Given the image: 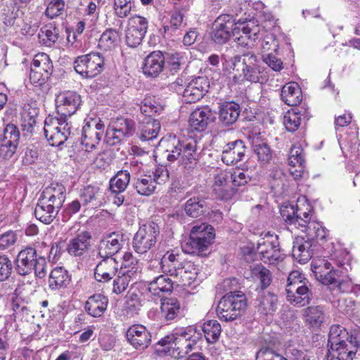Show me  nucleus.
<instances>
[{"label": "nucleus", "instance_id": "nucleus-1", "mask_svg": "<svg viewBox=\"0 0 360 360\" xmlns=\"http://www.w3.org/2000/svg\"><path fill=\"white\" fill-rule=\"evenodd\" d=\"M311 212L309 203L304 199H298L296 209L293 205L283 206L281 209V215L291 231L295 228L305 233L310 239L324 240L327 230L321 222L311 220Z\"/></svg>", "mask_w": 360, "mask_h": 360}, {"label": "nucleus", "instance_id": "nucleus-2", "mask_svg": "<svg viewBox=\"0 0 360 360\" xmlns=\"http://www.w3.org/2000/svg\"><path fill=\"white\" fill-rule=\"evenodd\" d=\"M198 339L193 326L176 328L157 342L156 349L176 359L183 358L194 349Z\"/></svg>", "mask_w": 360, "mask_h": 360}, {"label": "nucleus", "instance_id": "nucleus-3", "mask_svg": "<svg viewBox=\"0 0 360 360\" xmlns=\"http://www.w3.org/2000/svg\"><path fill=\"white\" fill-rule=\"evenodd\" d=\"M197 149L198 143L195 139L181 141L174 136L162 138L159 142L158 151L168 162L177 161L179 164L186 167L189 164L195 162Z\"/></svg>", "mask_w": 360, "mask_h": 360}, {"label": "nucleus", "instance_id": "nucleus-4", "mask_svg": "<svg viewBox=\"0 0 360 360\" xmlns=\"http://www.w3.org/2000/svg\"><path fill=\"white\" fill-rule=\"evenodd\" d=\"M328 342V360H353L357 348L360 347V329L349 335L344 328L333 326L330 328Z\"/></svg>", "mask_w": 360, "mask_h": 360}, {"label": "nucleus", "instance_id": "nucleus-5", "mask_svg": "<svg viewBox=\"0 0 360 360\" xmlns=\"http://www.w3.org/2000/svg\"><path fill=\"white\" fill-rule=\"evenodd\" d=\"M259 62L256 55L251 52L234 56L231 60V68L237 72L234 77H243V79L252 82H259L260 74L262 72Z\"/></svg>", "mask_w": 360, "mask_h": 360}, {"label": "nucleus", "instance_id": "nucleus-6", "mask_svg": "<svg viewBox=\"0 0 360 360\" xmlns=\"http://www.w3.org/2000/svg\"><path fill=\"white\" fill-rule=\"evenodd\" d=\"M71 128L67 118L49 116L44 120V134L51 146H59L70 137Z\"/></svg>", "mask_w": 360, "mask_h": 360}, {"label": "nucleus", "instance_id": "nucleus-7", "mask_svg": "<svg viewBox=\"0 0 360 360\" xmlns=\"http://www.w3.org/2000/svg\"><path fill=\"white\" fill-rule=\"evenodd\" d=\"M246 307L245 298L240 292H229L219 302L216 311L220 320L229 321L238 316Z\"/></svg>", "mask_w": 360, "mask_h": 360}, {"label": "nucleus", "instance_id": "nucleus-8", "mask_svg": "<svg viewBox=\"0 0 360 360\" xmlns=\"http://www.w3.org/2000/svg\"><path fill=\"white\" fill-rule=\"evenodd\" d=\"M160 236L158 224L149 221L142 224L134 234L132 248L138 254H145L155 247Z\"/></svg>", "mask_w": 360, "mask_h": 360}, {"label": "nucleus", "instance_id": "nucleus-9", "mask_svg": "<svg viewBox=\"0 0 360 360\" xmlns=\"http://www.w3.org/2000/svg\"><path fill=\"white\" fill-rule=\"evenodd\" d=\"M169 179L167 169L160 165L157 167L151 174H141L134 183V187L136 192L144 196L152 195L156 189L158 184H163Z\"/></svg>", "mask_w": 360, "mask_h": 360}, {"label": "nucleus", "instance_id": "nucleus-10", "mask_svg": "<svg viewBox=\"0 0 360 360\" xmlns=\"http://www.w3.org/2000/svg\"><path fill=\"white\" fill-rule=\"evenodd\" d=\"M257 250L261 260L269 264L275 265L284 258L280 251L277 235L270 232L258 240Z\"/></svg>", "mask_w": 360, "mask_h": 360}, {"label": "nucleus", "instance_id": "nucleus-11", "mask_svg": "<svg viewBox=\"0 0 360 360\" xmlns=\"http://www.w3.org/2000/svg\"><path fill=\"white\" fill-rule=\"evenodd\" d=\"M135 131L133 120L120 117L112 120L105 134L106 141L110 145L120 143L126 137L131 136Z\"/></svg>", "mask_w": 360, "mask_h": 360}, {"label": "nucleus", "instance_id": "nucleus-12", "mask_svg": "<svg viewBox=\"0 0 360 360\" xmlns=\"http://www.w3.org/2000/svg\"><path fill=\"white\" fill-rule=\"evenodd\" d=\"M104 65V58L98 53H90L77 57L75 61V70L82 76L92 78L98 75Z\"/></svg>", "mask_w": 360, "mask_h": 360}, {"label": "nucleus", "instance_id": "nucleus-13", "mask_svg": "<svg viewBox=\"0 0 360 360\" xmlns=\"http://www.w3.org/2000/svg\"><path fill=\"white\" fill-rule=\"evenodd\" d=\"M236 21L233 16L224 14L219 15L214 22L212 39L218 44L226 43L236 32Z\"/></svg>", "mask_w": 360, "mask_h": 360}, {"label": "nucleus", "instance_id": "nucleus-14", "mask_svg": "<svg viewBox=\"0 0 360 360\" xmlns=\"http://www.w3.org/2000/svg\"><path fill=\"white\" fill-rule=\"evenodd\" d=\"M56 108L58 115L67 118L76 112L81 103V96L73 91L60 92L56 96Z\"/></svg>", "mask_w": 360, "mask_h": 360}, {"label": "nucleus", "instance_id": "nucleus-15", "mask_svg": "<svg viewBox=\"0 0 360 360\" xmlns=\"http://www.w3.org/2000/svg\"><path fill=\"white\" fill-rule=\"evenodd\" d=\"M311 270L316 277L324 285L338 284L340 290L345 291L343 283L339 281L332 264L325 259H316L311 262Z\"/></svg>", "mask_w": 360, "mask_h": 360}, {"label": "nucleus", "instance_id": "nucleus-16", "mask_svg": "<svg viewBox=\"0 0 360 360\" xmlns=\"http://www.w3.org/2000/svg\"><path fill=\"white\" fill-rule=\"evenodd\" d=\"M20 140V131L14 124H9L4 129L0 140V155L5 159L11 158L16 152Z\"/></svg>", "mask_w": 360, "mask_h": 360}, {"label": "nucleus", "instance_id": "nucleus-17", "mask_svg": "<svg viewBox=\"0 0 360 360\" xmlns=\"http://www.w3.org/2000/svg\"><path fill=\"white\" fill-rule=\"evenodd\" d=\"M235 27L236 28L235 40L242 47L252 46L262 30L261 27L255 24L253 20H250L245 24H240L238 26L236 24Z\"/></svg>", "mask_w": 360, "mask_h": 360}, {"label": "nucleus", "instance_id": "nucleus-18", "mask_svg": "<svg viewBox=\"0 0 360 360\" xmlns=\"http://www.w3.org/2000/svg\"><path fill=\"white\" fill-rule=\"evenodd\" d=\"M210 82L206 77H198L192 79L183 92V98L186 103L198 101L208 91Z\"/></svg>", "mask_w": 360, "mask_h": 360}, {"label": "nucleus", "instance_id": "nucleus-19", "mask_svg": "<svg viewBox=\"0 0 360 360\" xmlns=\"http://www.w3.org/2000/svg\"><path fill=\"white\" fill-rule=\"evenodd\" d=\"M124 243L122 234L115 232L108 234L99 243L98 255L100 257H113L121 250Z\"/></svg>", "mask_w": 360, "mask_h": 360}, {"label": "nucleus", "instance_id": "nucleus-20", "mask_svg": "<svg viewBox=\"0 0 360 360\" xmlns=\"http://www.w3.org/2000/svg\"><path fill=\"white\" fill-rule=\"evenodd\" d=\"M128 342L136 349H144L151 342V335L146 328L141 324L130 326L127 331Z\"/></svg>", "mask_w": 360, "mask_h": 360}, {"label": "nucleus", "instance_id": "nucleus-21", "mask_svg": "<svg viewBox=\"0 0 360 360\" xmlns=\"http://www.w3.org/2000/svg\"><path fill=\"white\" fill-rule=\"evenodd\" d=\"M339 143L344 156L354 165V167L360 166V143L356 133H352L340 139Z\"/></svg>", "mask_w": 360, "mask_h": 360}, {"label": "nucleus", "instance_id": "nucleus-22", "mask_svg": "<svg viewBox=\"0 0 360 360\" xmlns=\"http://www.w3.org/2000/svg\"><path fill=\"white\" fill-rule=\"evenodd\" d=\"M38 256L33 248H26L18 254L15 259V269L18 274L26 276L31 274L34 269L35 261Z\"/></svg>", "mask_w": 360, "mask_h": 360}, {"label": "nucleus", "instance_id": "nucleus-23", "mask_svg": "<svg viewBox=\"0 0 360 360\" xmlns=\"http://www.w3.org/2000/svg\"><path fill=\"white\" fill-rule=\"evenodd\" d=\"M168 274L175 279L176 283L190 285L197 278L198 269L193 263L188 262L177 269L173 268L168 270Z\"/></svg>", "mask_w": 360, "mask_h": 360}, {"label": "nucleus", "instance_id": "nucleus-24", "mask_svg": "<svg viewBox=\"0 0 360 360\" xmlns=\"http://www.w3.org/2000/svg\"><path fill=\"white\" fill-rule=\"evenodd\" d=\"M246 148L241 140L227 143L223 148L221 160L227 165L237 163L243 160Z\"/></svg>", "mask_w": 360, "mask_h": 360}, {"label": "nucleus", "instance_id": "nucleus-25", "mask_svg": "<svg viewBox=\"0 0 360 360\" xmlns=\"http://www.w3.org/2000/svg\"><path fill=\"white\" fill-rule=\"evenodd\" d=\"M213 189L218 196L223 200L229 199L233 193L232 188L228 185L229 173L220 168H215L212 172Z\"/></svg>", "mask_w": 360, "mask_h": 360}, {"label": "nucleus", "instance_id": "nucleus-26", "mask_svg": "<svg viewBox=\"0 0 360 360\" xmlns=\"http://www.w3.org/2000/svg\"><path fill=\"white\" fill-rule=\"evenodd\" d=\"M65 192L63 185L51 184L43 191L39 199L43 202L47 201L46 205L54 206V210L59 212L65 199Z\"/></svg>", "mask_w": 360, "mask_h": 360}, {"label": "nucleus", "instance_id": "nucleus-27", "mask_svg": "<svg viewBox=\"0 0 360 360\" xmlns=\"http://www.w3.org/2000/svg\"><path fill=\"white\" fill-rule=\"evenodd\" d=\"M101 258V261L95 268L94 277L98 282H107L115 276L118 270V264L113 257Z\"/></svg>", "mask_w": 360, "mask_h": 360}, {"label": "nucleus", "instance_id": "nucleus-28", "mask_svg": "<svg viewBox=\"0 0 360 360\" xmlns=\"http://www.w3.org/2000/svg\"><path fill=\"white\" fill-rule=\"evenodd\" d=\"M321 240V239H307L303 237H297L293 243L292 254L293 257L300 263H307L312 256V241Z\"/></svg>", "mask_w": 360, "mask_h": 360}, {"label": "nucleus", "instance_id": "nucleus-29", "mask_svg": "<svg viewBox=\"0 0 360 360\" xmlns=\"http://www.w3.org/2000/svg\"><path fill=\"white\" fill-rule=\"evenodd\" d=\"M91 239V235L89 232H80L69 240L67 246L68 252L74 257L82 256L89 248Z\"/></svg>", "mask_w": 360, "mask_h": 360}, {"label": "nucleus", "instance_id": "nucleus-30", "mask_svg": "<svg viewBox=\"0 0 360 360\" xmlns=\"http://www.w3.org/2000/svg\"><path fill=\"white\" fill-rule=\"evenodd\" d=\"M165 67V56L160 51H153L148 55L143 66V73L152 77H155L163 70Z\"/></svg>", "mask_w": 360, "mask_h": 360}, {"label": "nucleus", "instance_id": "nucleus-31", "mask_svg": "<svg viewBox=\"0 0 360 360\" xmlns=\"http://www.w3.org/2000/svg\"><path fill=\"white\" fill-rule=\"evenodd\" d=\"M167 273L155 276L148 282V291L153 295L160 296L161 293L170 292L173 289L175 279Z\"/></svg>", "mask_w": 360, "mask_h": 360}, {"label": "nucleus", "instance_id": "nucleus-32", "mask_svg": "<svg viewBox=\"0 0 360 360\" xmlns=\"http://www.w3.org/2000/svg\"><path fill=\"white\" fill-rule=\"evenodd\" d=\"M287 300L295 306H304L309 304L311 300V292L307 284L296 286L292 285L286 288Z\"/></svg>", "mask_w": 360, "mask_h": 360}, {"label": "nucleus", "instance_id": "nucleus-33", "mask_svg": "<svg viewBox=\"0 0 360 360\" xmlns=\"http://www.w3.org/2000/svg\"><path fill=\"white\" fill-rule=\"evenodd\" d=\"M212 112L207 107L195 109L190 115L189 125L196 131H204L211 120Z\"/></svg>", "mask_w": 360, "mask_h": 360}, {"label": "nucleus", "instance_id": "nucleus-34", "mask_svg": "<svg viewBox=\"0 0 360 360\" xmlns=\"http://www.w3.org/2000/svg\"><path fill=\"white\" fill-rule=\"evenodd\" d=\"M108 299L101 295L95 294L89 297L85 304L86 311L93 317H101L105 311Z\"/></svg>", "mask_w": 360, "mask_h": 360}, {"label": "nucleus", "instance_id": "nucleus-35", "mask_svg": "<svg viewBox=\"0 0 360 360\" xmlns=\"http://www.w3.org/2000/svg\"><path fill=\"white\" fill-rule=\"evenodd\" d=\"M240 108L238 103L226 102L220 106L219 112V121L225 126H230L238 120Z\"/></svg>", "mask_w": 360, "mask_h": 360}, {"label": "nucleus", "instance_id": "nucleus-36", "mask_svg": "<svg viewBox=\"0 0 360 360\" xmlns=\"http://www.w3.org/2000/svg\"><path fill=\"white\" fill-rule=\"evenodd\" d=\"M101 136V131H97L91 124H86L83 127L81 137L82 149L87 152L92 150L99 143Z\"/></svg>", "mask_w": 360, "mask_h": 360}, {"label": "nucleus", "instance_id": "nucleus-37", "mask_svg": "<svg viewBox=\"0 0 360 360\" xmlns=\"http://www.w3.org/2000/svg\"><path fill=\"white\" fill-rule=\"evenodd\" d=\"M70 281L68 271L62 266L52 269L49 276V287L51 290H58L65 288Z\"/></svg>", "mask_w": 360, "mask_h": 360}, {"label": "nucleus", "instance_id": "nucleus-38", "mask_svg": "<svg viewBox=\"0 0 360 360\" xmlns=\"http://www.w3.org/2000/svg\"><path fill=\"white\" fill-rule=\"evenodd\" d=\"M281 96L283 101L290 106L297 105L302 99L301 89L296 82H289L284 85Z\"/></svg>", "mask_w": 360, "mask_h": 360}, {"label": "nucleus", "instance_id": "nucleus-39", "mask_svg": "<svg viewBox=\"0 0 360 360\" xmlns=\"http://www.w3.org/2000/svg\"><path fill=\"white\" fill-rule=\"evenodd\" d=\"M191 232L200 242V243H202V246L207 250L212 243L215 237L213 227L204 223L194 226Z\"/></svg>", "mask_w": 360, "mask_h": 360}, {"label": "nucleus", "instance_id": "nucleus-40", "mask_svg": "<svg viewBox=\"0 0 360 360\" xmlns=\"http://www.w3.org/2000/svg\"><path fill=\"white\" fill-rule=\"evenodd\" d=\"M257 309L263 314H272L278 307L277 296L270 292H262L257 298Z\"/></svg>", "mask_w": 360, "mask_h": 360}, {"label": "nucleus", "instance_id": "nucleus-41", "mask_svg": "<svg viewBox=\"0 0 360 360\" xmlns=\"http://www.w3.org/2000/svg\"><path fill=\"white\" fill-rule=\"evenodd\" d=\"M146 119L147 121H143L139 127V137L143 141L155 139L160 130V123L158 120L151 118Z\"/></svg>", "mask_w": 360, "mask_h": 360}, {"label": "nucleus", "instance_id": "nucleus-42", "mask_svg": "<svg viewBox=\"0 0 360 360\" xmlns=\"http://www.w3.org/2000/svg\"><path fill=\"white\" fill-rule=\"evenodd\" d=\"M46 202H43L39 198L34 209V215L42 223L49 224L56 218L58 212L54 210V206L46 205Z\"/></svg>", "mask_w": 360, "mask_h": 360}, {"label": "nucleus", "instance_id": "nucleus-43", "mask_svg": "<svg viewBox=\"0 0 360 360\" xmlns=\"http://www.w3.org/2000/svg\"><path fill=\"white\" fill-rule=\"evenodd\" d=\"M103 191L96 186H88L85 187L80 198L84 205L91 203L93 206L100 205L104 200Z\"/></svg>", "mask_w": 360, "mask_h": 360}, {"label": "nucleus", "instance_id": "nucleus-44", "mask_svg": "<svg viewBox=\"0 0 360 360\" xmlns=\"http://www.w3.org/2000/svg\"><path fill=\"white\" fill-rule=\"evenodd\" d=\"M136 273V270L128 274L120 269L117 276L113 281L112 292L119 295L125 291L131 281L136 282L138 280Z\"/></svg>", "mask_w": 360, "mask_h": 360}, {"label": "nucleus", "instance_id": "nucleus-45", "mask_svg": "<svg viewBox=\"0 0 360 360\" xmlns=\"http://www.w3.org/2000/svg\"><path fill=\"white\" fill-rule=\"evenodd\" d=\"M120 41V35L114 29L106 30L101 36L98 41V48L104 51L113 50Z\"/></svg>", "mask_w": 360, "mask_h": 360}, {"label": "nucleus", "instance_id": "nucleus-46", "mask_svg": "<svg viewBox=\"0 0 360 360\" xmlns=\"http://www.w3.org/2000/svg\"><path fill=\"white\" fill-rule=\"evenodd\" d=\"M180 309L179 302L173 297L165 298L161 301L160 314L166 320L170 321L175 319Z\"/></svg>", "mask_w": 360, "mask_h": 360}, {"label": "nucleus", "instance_id": "nucleus-47", "mask_svg": "<svg viewBox=\"0 0 360 360\" xmlns=\"http://www.w3.org/2000/svg\"><path fill=\"white\" fill-rule=\"evenodd\" d=\"M304 319L310 327L319 328L324 319V314L321 307H309L303 310Z\"/></svg>", "mask_w": 360, "mask_h": 360}, {"label": "nucleus", "instance_id": "nucleus-48", "mask_svg": "<svg viewBox=\"0 0 360 360\" xmlns=\"http://www.w3.org/2000/svg\"><path fill=\"white\" fill-rule=\"evenodd\" d=\"M130 181V173L127 170L119 171L110 180V188L112 193H122L125 191Z\"/></svg>", "mask_w": 360, "mask_h": 360}, {"label": "nucleus", "instance_id": "nucleus-49", "mask_svg": "<svg viewBox=\"0 0 360 360\" xmlns=\"http://www.w3.org/2000/svg\"><path fill=\"white\" fill-rule=\"evenodd\" d=\"M31 68L51 75L53 65L49 56L45 53L36 54L32 60Z\"/></svg>", "mask_w": 360, "mask_h": 360}, {"label": "nucleus", "instance_id": "nucleus-50", "mask_svg": "<svg viewBox=\"0 0 360 360\" xmlns=\"http://www.w3.org/2000/svg\"><path fill=\"white\" fill-rule=\"evenodd\" d=\"M205 339L208 342H216L221 331V326L216 320H210L201 326Z\"/></svg>", "mask_w": 360, "mask_h": 360}, {"label": "nucleus", "instance_id": "nucleus-51", "mask_svg": "<svg viewBox=\"0 0 360 360\" xmlns=\"http://www.w3.org/2000/svg\"><path fill=\"white\" fill-rule=\"evenodd\" d=\"M205 207V200L193 197L186 201L184 210L188 215L192 217H198L204 213Z\"/></svg>", "mask_w": 360, "mask_h": 360}, {"label": "nucleus", "instance_id": "nucleus-52", "mask_svg": "<svg viewBox=\"0 0 360 360\" xmlns=\"http://www.w3.org/2000/svg\"><path fill=\"white\" fill-rule=\"evenodd\" d=\"M156 267L160 266L163 273H167L171 269H177L182 264L179 262V254H174L173 252H167L162 257L160 262H156Z\"/></svg>", "mask_w": 360, "mask_h": 360}, {"label": "nucleus", "instance_id": "nucleus-53", "mask_svg": "<svg viewBox=\"0 0 360 360\" xmlns=\"http://www.w3.org/2000/svg\"><path fill=\"white\" fill-rule=\"evenodd\" d=\"M39 39L44 45L51 47L58 39V30L52 25L43 27L39 32Z\"/></svg>", "mask_w": 360, "mask_h": 360}, {"label": "nucleus", "instance_id": "nucleus-54", "mask_svg": "<svg viewBox=\"0 0 360 360\" xmlns=\"http://www.w3.org/2000/svg\"><path fill=\"white\" fill-rule=\"evenodd\" d=\"M252 276L259 283L262 289L267 288L271 283V273L263 266H256L252 269Z\"/></svg>", "mask_w": 360, "mask_h": 360}, {"label": "nucleus", "instance_id": "nucleus-55", "mask_svg": "<svg viewBox=\"0 0 360 360\" xmlns=\"http://www.w3.org/2000/svg\"><path fill=\"white\" fill-rule=\"evenodd\" d=\"M198 239L193 236L191 232L190 237L181 243V248L183 252L186 254H202L207 249L202 246V243H200Z\"/></svg>", "mask_w": 360, "mask_h": 360}, {"label": "nucleus", "instance_id": "nucleus-56", "mask_svg": "<svg viewBox=\"0 0 360 360\" xmlns=\"http://www.w3.org/2000/svg\"><path fill=\"white\" fill-rule=\"evenodd\" d=\"M163 107L152 98H146L140 105V111L146 118H150L154 114L160 113Z\"/></svg>", "mask_w": 360, "mask_h": 360}, {"label": "nucleus", "instance_id": "nucleus-57", "mask_svg": "<svg viewBox=\"0 0 360 360\" xmlns=\"http://www.w3.org/2000/svg\"><path fill=\"white\" fill-rule=\"evenodd\" d=\"M301 122L300 112L297 109L288 110L283 117V124L288 131H296Z\"/></svg>", "mask_w": 360, "mask_h": 360}, {"label": "nucleus", "instance_id": "nucleus-58", "mask_svg": "<svg viewBox=\"0 0 360 360\" xmlns=\"http://www.w3.org/2000/svg\"><path fill=\"white\" fill-rule=\"evenodd\" d=\"M252 148L258 160L262 163L268 162L272 157L271 151L268 145L264 142H259L258 139L252 141Z\"/></svg>", "mask_w": 360, "mask_h": 360}, {"label": "nucleus", "instance_id": "nucleus-59", "mask_svg": "<svg viewBox=\"0 0 360 360\" xmlns=\"http://www.w3.org/2000/svg\"><path fill=\"white\" fill-rule=\"evenodd\" d=\"M120 270L127 272L128 274L136 270V276L139 277L141 271V267L137 259L132 255V254L127 252L122 257Z\"/></svg>", "mask_w": 360, "mask_h": 360}, {"label": "nucleus", "instance_id": "nucleus-60", "mask_svg": "<svg viewBox=\"0 0 360 360\" xmlns=\"http://www.w3.org/2000/svg\"><path fill=\"white\" fill-rule=\"evenodd\" d=\"M183 57L179 53H167L165 57V65L172 74L176 72L183 63Z\"/></svg>", "mask_w": 360, "mask_h": 360}, {"label": "nucleus", "instance_id": "nucleus-61", "mask_svg": "<svg viewBox=\"0 0 360 360\" xmlns=\"http://www.w3.org/2000/svg\"><path fill=\"white\" fill-rule=\"evenodd\" d=\"M140 302L136 295L131 294L128 295L126 304L124 308V314L129 317H133L138 314L140 310Z\"/></svg>", "mask_w": 360, "mask_h": 360}, {"label": "nucleus", "instance_id": "nucleus-62", "mask_svg": "<svg viewBox=\"0 0 360 360\" xmlns=\"http://www.w3.org/2000/svg\"><path fill=\"white\" fill-rule=\"evenodd\" d=\"M133 0H114L113 8L115 15L121 18L127 17L131 12Z\"/></svg>", "mask_w": 360, "mask_h": 360}, {"label": "nucleus", "instance_id": "nucleus-63", "mask_svg": "<svg viewBox=\"0 0 360 360\" xmlns=\"http://www.w3.org/2000/svg\"><path fill=\"white\" fill-rule=\"evenodd\" d=\"M145 34L143 32L127 27L126 30V43L127 46L132 48L136 47L141 43Z\"/></svg>", "mask_w": 360, "mask_h": 360}, {"label": "nucleus", "instance_id": "nucleus-64", "mask_svg": "<svg viewBox=\"0 0 360 360\" xmlns=\"http://www.w3.org/2000/svg\"><path fill=\"white\" fill-rule=\"evenodd\" d=\"M64 7L65 2L63 0H52L49 3L45 14L50 19H53L62 13Z\"/></svg>", "mask_w": 360, "mask_h": 360}]
</instances>
